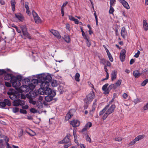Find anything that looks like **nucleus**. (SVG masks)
<instances>
[{
    "label": "nucleus",
    "instance_id": "nucleus-54",
    "mask_svg": "<svg viewBox=\"0 0 148 148\" xmlns=\"http://www.w3.org/2000/svg\"><path fill=\"white\" fill-rule=\"evenodd\" d=\"M19 109L18 108L15 107L12 108L13 112L14 113H16L19 111Z\"/></svg>",
    "mask_w": 148,
    "mask_h": 148
},
{
    "label": "nucleus",
    "instance_id": "nucleus-38",
    "mask_svg": "<svg viewBox=\"0 0 148 148\" xmlns=\"http://www.w3.org/2000/svg\"><path fill=\"white\" fill-rule=\"evenodd\" d=\"M4 101H5L6 105H7L8 106H10L11 105V103L10 101L7 99H4Z\"/></svg>",
    "mask_w": 148,
    "mask_h": 148
},
{
    "label": "nucleus",
    "instance_id": "nucleus-15",
    "mask_svg": "<svg viewBox=\"0 0 148 148\" xmlns=\"http://www.w3.org/2000/svg\"><path fill=\"white\" fill-rule=\"evenodd\" d=\"M92 125V124L91 122H88L85 125L84 127L82 129V130L81 131V132H85L87 130L88 127H91Z\"/></svg>",
    "mask_w": 148,
    "mask_h": 148
},
{
    "label": "nucleus",
    "instance_id": "nucleus-51",
    "mask_svg": "<svg viewBox=\"0 0 148 148\" xmlns=\"http://www.w3.org/2000/svg\"><path fill=\"white\" fill-rule=\"evenodd\" d=\"M73 135L74 139H76L77 138V136L76 134V131L75 130H73Z\"/></svg>",
    "mask_w": 148,
    "mask_h": 148
},
{
    "label": "nucleus",
    "instance_id": "nucleus-58",
    "mask_svg": "<svg viewBox=\"0 0 148 148\" xmlns=\"http://www.w3.org/2000/svg\"><path fill=\"white\" fill-rule=\"evenodd\" d=\"M66 27L67 29L69 31H70L71 29L69 24L66 23Z\"/></svg>",
    "mask_w": 148,
    "mask_h": 148
},
{
    "label": "nucleus",
    "instance_id": "nucleus-50",
    "mask_svg": "<svg viewBox=\"0 0 148 148\" xmlns=\"http://www.w3.org/2000/svg\"><path fill=\"white\" fill-rule=\"evenodd\" d=\"M107 55L109 58L111 62H112L113 61V59L110 53L107 54Z\"/></svg>",
    "mask_w": 148,
    "mask_h": 148
},
{
    "label": "nucleus",
    "instance_id": "nucleus-43",
    "mask_svg": "<svg viewBox=\"0 0 148 148\" xmlns=\"http://www.w3.org/2000/svg\"><path fill=\"white\" fill-rule=\"evenodd\" d=\"M112 6H110V10H109V13L110 14H113L114 11Z\"/></svg>",
    "mask_w": 148,
    "mask_h": 148
},
{
    "label": "nucleus",
    "instance_id": "nucleus-57",
    "mask_svg": "<svg viewBox=\"0 0 148 148\" xmlns=\"http://www.w3.org/2000/svg\"><path fill=\"white\" fill-rule=\"evenodd\" d=\"M32 14L34 18L38 16L37 13L34 11H32Z\"/></svg>",
    "mask_w": 148,
    "mask_h": 148
},
{
    "label": "nucleus",
    "instance_id": "nucleus-18",
    "mask_svg": "<svg viewBox=\"0 0 148 148\" xmlns=\"http://www.w3.org/2000/svg\"><path fill=\"white\" fill-rule=\"evenodd\" d=\"M27 87H28V86L26 84V85H23V86L21 88V90L22 92H29V90Z\"/></svg>",
    "mask_w": 148,
    "mask_h": 148
},
{
    "label": "nucleus",
    "instance_id": "nucleus-16",
    "mask_svg": "<svg viewBox=\"0 0 148 148\" xmlns=\"http://www.w3.org/2000/svg\"><path fill=\"white\" fill-rule=\"evenodd\" d=\"M121 3L123 6L127 9H129L130 8V6L128 3L124 0H118Z\"/></svg>",
    "mask_w": 148,
    "mask_h": 148
},
{
    "label": "nucleus",
    "instance_id": "nucleus-19",
    "mask_svg": "<svg viewBox=\"0 0 148 148\" xmlns=\"http://www.w3.org/2000/svg\"><path fill=\"white\" fill-rule=\"evenodd\" d=\"M15 17L19 21H22L24 19V18L22 15L20 13H18L15 14Z\"/></svg>",
    "mask_w": 148,
    "mask_h": 148
},
{
    "label": "nucleus",
    "instance_id": "nucleus-30",
    "mask_svg": "<svg viewBox=\"0 0 148 148\" xmlns=\"http://www.w3.org/2000/svg\"><path fill=\"white\" fill-rule=\"evenodd\" d=\"M11 4L12 10L13 12H14L15 10V5L16 4V2L14 0H11Z\"/></svg>",
    "mask_w": 148,
    "mask_h": 148
},
{
    "label": "nucleus",
    "instance_id": "nucleus-12",
    "mask_svg": "<svg viewBox=\"0 0 148 148\" xmlns=\"http://www.w3.org/2000/svg\"><path fill=\"white\" fill-rule=\"evenodd\" d=\"M21 28L23 33V35L26 37H30L29 34L27 32V28L24 26H22L21 27Z\"/></svg>",
    "mask_w": 148,
    "mask_h": 148
},
{
    "label": "nucleus",
    "instance_id": "nucleus-55",
    "mask_svg": "<svg viewBox=\"0 0 148 148\" xmlns=\"http://www.w3.org/2000/svg\"><path fill=\"white\" fill-rule=\"evenodd\" d=\"M7 71L4 69H0V75L6 73Z\"/></svg>",
    "mask_w": 148,
    "mask_h": 148
},
{
    "label": "nucleus",
    "instance_id": "nucleus-32",
    "mask_svg": "<svg viewBox=\"0 0 148 148\" xmlns=\"http://www.w3.org/2000/svg\"><path fill=\"white\" fill-rule=\"evenodd\" d=\"M80 74L78 73H77L75 76V80L77 82H79L80 81L79 79Z\"/></svg>",
    "mask_w": 148,
    "mask_h": 148
},
{
    "label": "nucleus",
    "instance_id": "nucleus-59",
    "mask_svg": "<svg viewBox=\"0 0 148 148\" xmlns=\"http://www.w3.org/2000/svg\"><path fill=\"white\" fill-rule=\"evenodd\" d=\"M100 63L104 64L106 63V60L103 58L100 59Z\"/></svg>",
    "mask_w": 148,
    "mask_h": 148
},
{
    "label": "nucleus",
    "instance_id": "nucleus-22",
    "mask_svg": "<svg viewBox=\"0 0 148 148\" xmlns=\"http://www.w3.org/2000/svg\"><path fill=\"white\" fill-rule=\"evenodd\" d=\"M143 25L144 30L147 31L148 30V24L146 20H143Z\"/></svg>",
    "mask_w": 148,
    "mask_h": 148
},
{
    "label": "nucleus",
    "instance_id": "nucleus-36",
    "mask_svg": "<svg viewBox=\"0 0 148 148\" xmlns=\"http://www.w3.org/2000/svg\"><path fill=\"white\" fill-rule=\"evenodd\" d=\"M36 104L37 107L38 108L41 109L42 108V104L40 101L37 102L36 103Z\"/></svg>",
    "mask_w": 148,
    "mask_h": 148
},
{
    "label": "nucleus",
    "instance_id": "nucleus-2",
    "mask_svg": "<svg viewBox=\"0 0 148 148\" xmlns=\"http://www.w3.org/2000/svg\"><path fill=\"white\" fill-rule=\"evenodd\" d=\"M37 79H33L32 80V83L36 85L42 82H44L45 80H50L51 79V75L49 73L46 74L45 73L39 74L38 75Z\"/></svg>",
    "mask_w": 148,
    "mask_h": 148
},
{
    "label": "nucleus",
    "instance_id": "nucleus-37",
    "mask_svg": "<svg viewBox=\"0 0 148 148\" xmlns=\"http://www.w3.org/2000/svg\"><path fill=\"white\" fill-rule=\"evenodd\" d=\"M7 137L4 135H0V141H3L4 140H6Z\"/></svg>",
    "mask_w": 148,
    "mask_h": 148
},
{
    "label": "nucleus",
    "instance_id": "nucleus-62",
    "mask_svg": "<svg viewBox=\"0 0 148 148\" xmlns=\"http://www.w3.org/2000/svg\"><path fill=\"white\" fill-rule=\"evenodd\" d=\"M69 18L70 20L74 21L75 19V18L74 17H73L72 16L69 15Z\"/></svg>",
    "mask_w": 148,
    "mask_h": 148
},
{
    "label": "nucleus",
    "instance_id": "nucleus-63",
    "mask_svg": "<svg viewBox=\"0 0 148 148\" xmlns=\"http://www.w3.org/2000/svg\"><path fill=\"white\" fill-rule=\"evenodd\" d=\"M148 109V102L144 106L143 109L144 110H146Z\"/></svg>",
    "mask_w": 148,
    "mask_h": 148
},
{
    "label": "nucleus",
    "instance_id": "nucleus-52",
    "mask_svg": "<svg viewBox=\"0 0 148 148\" xmlns=\"http://www.w3.org/2000/svg\"><path fill=\"white\" fill-rule=\"evenodd\" d=\"M108 87H110L111 90L113 88L114 89H115L117 88V86H116L114 84H111Z\"/></svg>",
    "mask_w": 148,
    "mask_h": 148
},
{
    "label": "nucleus",
    "instance_id": "nucleus-28",
    "mask_svg": "<svg viewBox=\"0 0 148 148\" xmlns=\"http://www.w3.org/2000/svg\"><path fill=\"white\" fill-rule=\"evenodd\" d=\"M51 82V84L52 86L53 87H55L57 86L58 85V82L56 80H53L52 79L51 81L49 82Z\"/></svg>",
    "mask_w": 148,
    "mask_h": 148
},
{
    "label": "nucleus",
    "instance_id": "nucleus-26",
    "mask_svg": "<svg viewBox=\"0 0 148 148\" xmlns=\"http://www.w3.org/2000/svg\"><path fill=\"white\" fill-rule=\"evenodd\" d=\"M116 71L114 70L112 71L111 73V80L114 81L116 78Z\"/></svg>",
    "mask_w": 148,
    "mask_h": 148
},
{
    "label": "nucleus",
    "instance_id": "nucleus-20",
    "mask_svg": "<svg viewBox=\"0 0 148 148\" xmlns=\"http://www.w3.org/2000/svg\"><path fill=\"white\" fill-rule=\"evenodd\" d=\"M50 32L55 36L56 37H61V36L58 31L54 29H52L50 31Z\"/></svg>",
    "mask_w": 148,
    "mask_h": 148
},
{
    "label": "nucleus",
    "instance_id": "nucleus-31",
    "mask_svg": "<svg viewBox=\"0 0 148 148\" xmlns=\"http://www.w3.org/2000/svg\"><path fill=\"white\" fill-rule=\"evenodd\" d=\"M86 40V42L87 44V46L89 47L91 45V42L90 40L89 39V38H84Z\"/></svg>",
    "mask_w": 148,
    "mask_h": 148
},
{
    "label": "nucleus",
    "instance_id": "nucleus-40",
    "mask_svg": "<svg viewBox=\"0 0 148 148\" xmlns=\"http://www.w3.org/2000/svg\"><path fill=\"white\" fill-rule=\"evenodd\" d=\"M9 97L12 100H13V101L14 100H15V99H16V96L15 95V94L14 93L10 96Z\"/></svg>",
    "mask_w": 148,
    "mask_h": 148
},
{
    "label": "nucleus",
    "instance_id": "nucleus-17",
    "mask_svg": "<svg viewBox=\"0 0 148 148\" xmlns=\"http://www.w3.org/2000/svg\"><path fill=\"white\" fill-rule=\"evenodd\" d=\"M71 136H72L69 133L67 134L66 136L63 139V141L64 143H69L70 140V138Z\"/></svg>",
    "mask_w": 148,
    "mask_h": 148
},
{
    "label": "nucleus",
    "instance_id": "nucleus-21",
    "mask_svg": "<svg viewBox=\"0 0 148 148\" xmlns=\"http://www.w3.org/2000/svg\"><path fill=\"white\" fill-rule=\"evenodd\" d=\"M121 34L122 37H126L127 36V32L124 27H123L122 28Z\"/></svg>",
    "mask_w": 148,
    "mask_h": 148
},
{
    "label": "nucleus",
    "instance_id": "nucleus-1",
    "mask_svg": "<svg viewBox=\"0 0 148 148\" xmlns=\"http://www.w3.org/2000/svg\"><path fill=\"white\" fill-rule=\"evenodd\" d=\"M50 80H45L44 82H42L40 84V88L38 90L39 93L41 95H51L53 93V91L49 88V82L51 81L52 77Z\"/></svg>",
    "mask_w": 148,
    "mask_h": 148
},
{
    "label": "nucleus",
    "instance_id": "nucleus-44",
    "mask_svg": "<svg viewBox=\"0 0 148 148\" xmlns=\"http://www.w3.org/2000/svg\"><path fill=\"white\" fill-rule=\"evenodd\" d=\"M116 0H110V6H114L116 3Z\"/></svg>",
    "mask_w": 148,
    "mask_h": 148
},
{
    "label": "nucleus",
    "instance_id": "nucleus-10",
    "mask_svg": "<svg viewBox=\"0 0 148 148\" xmlns=\"http://www.w3.org/2000/svg\"><path fill=\"white\" fill-rule=\"evenodd\" d=\"M26 98L29 99L34 98L37 96L36 93L33 90H31L29 92V93L26 95Z\"/></svg>",
    "mask_w": 148,
    "mask_h": 148
},
{
    "label": "nucleus",
    "instance_id": "nucleus-49",
    "mask_svg": "<svg viewBox=\"0 0 148 148\" xmlns=\"http://www.w3.org/2000/svg\"><path fill=\"white\" fill-rule=\"evenodd\" d=\"M148 82V79H146L143 82L141 83V85L142 86H145L146 84Z\"/></svg>",
    "mask_w": 148,
    "mask_h": 148
},
{
    "label": "nucleus",
    "instance_id": "nucleus-7",
    "mask_svg": "<svg viewBox=\"0 0 148 148\" xmlns=\"http://www.w3.org/2000/svg\"><path fill=\"white\" fill-rule=\"evenodd\" d=\"M56 91L53 90V93L51 95H47V96L45 97V100L47 102H50L53 100V97L56 95Z\"/></svg>",
    "mask_w": 148,
    "mask_h": 148
},
{
    "label": "nucleus",
    "instance_id": "nucleus-42",
    "mask_svg": "<svg viewBox=\"0 0 148 148\" xmlns=\"http://www.w3.org/2000/svg\"><path fill=\"white\" fill-rule=\"evenodd\" d=\"M85 104L84 106V109H86L88 107V104L90 103L89 102H87V101H86V100H84Z\"/></svg>",
    "mask_w": 148,
    "mask_h": 148
},
{
    "label": "nucleus",
    "instance_id": "nucleus-53",
    "mask_svg": "<svg viewBox=\"0 0 148 148\" xmlns=\"http://www.w3.org/2000/svg\"><path fill=\"white\" fill-rule=\"evenodd\" d=\"M19 112L20 113L24 114H26L27 113V111L26 110L23 109H20V110Z\"/></svg>",
    "mask_w": 148,
    "mask_h": 148
},
{
    "label": "nucleus",
    "instance_id": "nucleus-56",
    "mask_svg": "<svg viewBox=\"0 0 148 148\" xmlns=\"http://www.w3.org/2000/svg\"><path fill=\"white\" fill-rule=\"evenodd\" d=\"M30 112L33 113H35L37 112V110L34 108H32L30 109Z\"/></svg>",
    "mask_w": 148,
    "mask_h": 148
},
{
    "label": "nucleus",
    "instance_id": "nucleus-23",
    "mask_svg": "<svg viewBox=\"0 0 148 148\" xmlns=\"http://www.w3.org/2000/svg\"><path fill=\"white\" fill-rule=\"evenodd\" d=\"M9 141V138H8L6 140H4L3 141H0V147L4 148L5 147L7 142Z\"/></svg>",
    "mask_w": 148,
    "mask_h": 148
},
{
    "label": "nucleus",
    "instance_id": "nucleus-25",
    "mask_svg": "<svg viewBox=\"0 0 148 148\" xmlns=\"http://www.w3.org/2000/svg\"><path fill=\"white\" fill-rule=\"evenodd\" d=\"M30 83V79L28 78L23 79L22 80V84L23 85H28Z\"/></svg>",
    "mask_w": 148,
    "mask_h": 148
},
{
    "label": "nucleus",
    "instance_id": "nucleus-11",
    "mask_svg": "<svg viewBox=\"0 0 148 148\" xmlns=\"http://www.w3.org/2000/svg\"><path fill=\"white\" fill-rule=\"evenodd\" d=\"M70 123L74 127H78L80 124V122L77 120H74L71 121Z\"/></svg>",
    "mask_w": 148,
    "mask_h": 148
},
{
    "label": "nucleus",
    "instance_id": "nucleus-29",
    "mask_svg": "<svg viewBox=\"0 0 148 148\" xmlns=\"http://www.w3.org/2000/svg\"><path fill=\"white\" fill-rule=\"evenodd\" d=\"M11 74L7 73L5 76L4 79L5 80H9L11 78L12 76Z\"/></svg>",
    "mask_w": 148,
    "mask_h": 148
},
{
    "label": "nucleus",
    "instance_id": "nucleus-41",
    "mask_svg": "<svg viewBox=\"0 0 148 148\" xmlns=\"http://www.w3.org/2000/svg\"><path fill=\"white\" fill-rule=\"evenodd\" d=\"M85 135H86V140L87 141H89L90 143L91 142V140L90 137L87 135V133H86L85 134Z\"/></svg>",
    "mask_w": 148,
    "mask_h": 148
},
{
    "label": "nucleus",
    "instance_id": "nucleus-34",
    "mask_svg": "<svg viewBox=\"0 0 148 148\" xmlns=\"http://www.w3.org/2000/svg\"><path fill=\"white\" fill-rule=\"evenodd\" d=\"M16 78L17 79V82H22V80L23 79V77L21 75H18L16 77Z\"/></svg>",
    "mask_w": 148,
    "mask_h": 148
},
{
    "label": "nucleus",
    "instance_id": "nucleus-4",
    "mask_svg": "<svg viewBox=\"0 0 148 148\" xmlns=\"http://www.w3.org/2000/svg\"><path fill=\"white\" fill-rule=\"evenodd\" d=\"M10 82L12 84V86L16 88L20 86L21 85L20 82H17L16 77L13 75L11 78Z\"/></svg>",
    "mask_w": 148,
    "mask_h": 148
},
{
    "label": "nucleus",
    "instance_id": "nucleus-6",
    "mask_svg": "<svg viewBox=\"0 0 148 148\" xmlns=\"http://www.w3.org/2000/svg\"><path fill=\"white\" fill-rule=\"evenodd\" d=\"M25 102L24 100L20 99H16L13 102V105L14 106H23L25 105Z\"/></svg>",
    "mask_w": 148,
    "mask_h": 148
},
{
    "label": "nucleus",
    "instance_id": "nucleus-27",
    "mask_svg": "<svg viewBox=\"0 0 148 148\" xmlns=\"http://www.w3.org/2000/svg\"><path fill=\"white\" fill-rule=\"evenodd\" d=\"M109 106V104H108V105L106 106L100 112L99 114V115H103L104 113L107 110V109L108 108Z\"/></svg>",
    "mask_w": 148,
    "mask_h": 148
},
{
    "label": "nucleus",
    "instance_id": "nucleus-39",
    "mask_svg": "<svg viewBox=\"0 0 148 148\" xmlns=\"http://www.w3.org/2000/svg\"><path fill=\"white\" fill-rule=\"evenodd\" d=\"M34 18L35 22L36 23H38L40 22V19L39 16L36 17Z\"/></svg>",
    "mask_w": 148,
    "mask_h": 148
},
{
    "label": "nucleus",
    "instance_id": "nucleus-14",
    "mask_svg": "<svg viewBox=\"0 0 148 148\" xmlns=\"http://www.w3.org/2000/svg\"><path fill=\"white\" fill-rule=\"evenodd\" d=\"M126 53V51L125 49H123L121 51L120 55V58L122 62H123L125 59Z\"/></svg>",
    "mask_w": 148,
    "mask_h": 148
},
{
    "label": "nucleus",
    "instance_id": "nucleus-61",
    "mask_svg": "<svg viewBox=\"0 0 148 148\" xmlns=\"http://www.w3.org/2000/svg\"><path fill=\"white\" fill-rule=\"evenodd\" d=\"M140 53V52L139 50H138L136 53L134 55V57L136 58H138L139 57Z\"/></svg>",
    "mask_w": 148,
    "mask_h": 148
},
{
    "label": "nucleus",
    "instance_id": "nucleus-64",
    "mask_svg": "<svg viewBox=\"0 0 148 148\" xmlns=\"http://www.w3.org/2000/svg\"><path fill=\"white\" fill-rule=\"evenodd\" d=\"M71 144L70 143H68L67 144L65 145L64 146V148H68L71 145Z\"/></svg>",
    "mask_w": 148,
    "mask_h": 148
},
{
    "label": "nucleus",
    "instance_id": "nucleus-9",
    "mask_svg": "<svg viewBox=\"0 0 148 148\" xmlns=\"http://www.w3.org/2000/svg\"><path fill=\"white\" fill-rule=\"evenodd\" d=\"M109 84L108 83L106 84L103 86L102 89L104 91V94L107 95L110 92L111 90V89L109 87H108Z\"/></svg>",
    "mask_w": 148,
    "mask_h": 148
},
{
    "label": "nucleus",
    "instance_id": "nucleus-46",
    "mask_svg": "<svg viewBox=\"0 0 148 148\" xmlns=\"http://www.w3.org/2000/svg\"><path fill=\"white\" fill-rule=\"evenodd\" d=\"M121 82L122 80L121 79H119L116 82L115 84L116 85L115 86H117V87L120 85Z\"/></svg>",
    "mask_w": 148,
    "mask_h": 148
},
{
    "label": "nucleus",
    "instance_id": "nucleus-35",
    "mask_svg": "<svg viewBox=\"0 0 148 148\" xmlns=\"http://www.w3.org/2000/svg\"><path fill=\"white\" fill-rule=\"evenodd\" d=\"M28 86V88H29V90H30L31 91L33 90L35 88V86L33 84H29Z\"/></svg>",
    "mask_w": 148,
    "mask_h": 148
},
{
    "label": "nucleus",
    "instance_id": "nucleus-48",
    "mask_svg": "<svg viewBox=\"0 0 148 148\" xmlns=\"http://www.w3.org/2000/svg\"><path fill=\"white\" fill-rule=\"evenodd\" d=\"M67 43H69L70 42L71 39L70 38H62Z\"/></svg>",
    "mask_w": 148,
    "mask_h": 148
},
{
    "label": "nucleus",
    "instance_id": "nucleus-13",
    "mask_svg": "<svg viewBox=\"0 0 148 148\" xmlns=\"http://www.w3.org/2000/svg\"><path fill=\"white\" fill-rule=\"evenodd\" d=\"M21 28L23 33V35L26 37H30L29 34L27 32V28L24 26H22L21 27Z\"/></svg>",
    "mask_w": 148,
    "mask_h": 148
},
{
    "label": "nucleus",
    "instance_id": "nucleus-5",
    "mask_svg": "<svg viewBox=\"0 0 148 148\" xmlns=\"http://www.w3.org/2000/svg\"><path fill=\"white\" fill-rule=\"evenodd\" d=\"M95 96L94 92L93 90H92L90 93L86 96L84 100L90 103L94 99Z\"/></svg>",
    "mask_w": 148,
    "mask_h": 148
},
{
    "label": "nucleus",
    "instance_id": "nucleus-3",
    "mask_svg": "<svg viewBox=\"0 0 148 148\" xmlns=\"http://www.w3.org/2000/svg\"><path fill=\"white\" fill-rule=\"evenodd\" d=\"M115 107L114 104H112L108 109H107L106 112L103 116L102 119L103 120H105L110 114L114 112Z\"/></svg>",
    "mask_w": 148,
    "mask_h": 148
},
{
    "label": "nucleus",
    "instance_id": "nucleus-24",
    "mask_svg": "<svg viewBox=\"0 0 148 148\" xmlns=\"http://www.w3.org/2000/svg\"><path fill=\"white\" fill-rule=\"evenodd\" d=\"M141 74L140 73L139 71L138 70L134 71L133 75L136 78L139 77L141 75Z\"/></svg>",
    "mask_w": 148,
    "mask_h": 148
},
{
    "label": "nucleus",
    "instance_id": "nucleus-33",
    "mask_svg": "<svg viewBox=\"0 0 148 148\" xmlns=\"http://www.w3.org/2000/svg\"><path fill=\"white\" fill-rule=\"evenodd\" d=\"M72 116L73 115L71 114L70 112L69 111L67 114H66L65 116V119L66 121H67L69 120L70 119Z\"/></svg>",
    "mask_w": 148,
    "mask_h": 148
},
{
    "label": "nucleus",
    "instance_id": "nucleus-8",
    "mask_svg": "<svg viewBox=\"0 0 148 148\" xmlns=\"http://www.w3.org/2000/svg\"><path fill=\"white\" fill-rule=\"evenodd\" d=\"M144 137V135H140L138 136L137 137L133 140L129 144V146H132L135 143L140 140L142 139Z\"/></svg>",
    "mask_w": 148,
    "mask_h": 148
},
{
    "label": "nucleus",
    "instance_id": "nucleus-60",
    "mask_svg": "<svg viewBox=\"0 0 148 148\" xmlns=\"http://www.w3.org/2000/svg\"><path fill=\"white\" fill-rule=\"evenodd\" d=\"M5 85L7 87H10L11 86V84L9 82H5Z\"/></svg>",
    "mask_w": 148,
    "mask_h": 148
},
{
    "label": "nucleus",
    "instance_id": "nucleus-47",
    "mask_svg": "<svg viewBox=\"0 0 148 148\" xmlns=\"http://www.w3.org/2000/svg\"><path fill=\"white\" fill-rule=\"evenodd\" d=\"M6 105L4 100L3 101H1L0 102V106H1L2 108H5L6 106Z\"/></svg>",
    "mask_w": 148,
    "mask_h": 148
},
{
    "label": "nucleus",
    "instance_id": "nucleus-45",
    "mask_svg": "<svg viewBox=\"0 0 148 148\" xmlns=\"http://www.w3.org/2000/svg\"><path fill=\"white\" fill-rule=\"evenodd\" d=\"M33 99L34 98L29 99V102L30 103L34 105L36 104V102L35 101H34L33 100Z\"/></svg>",
    "mask_w": 148,
    "mask_h": 148
}]
</instances>
